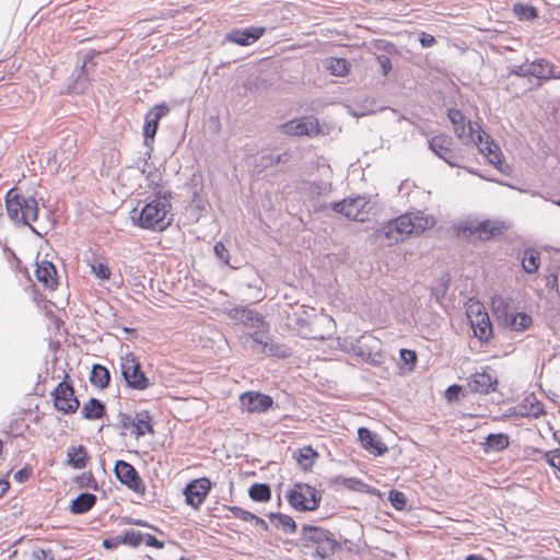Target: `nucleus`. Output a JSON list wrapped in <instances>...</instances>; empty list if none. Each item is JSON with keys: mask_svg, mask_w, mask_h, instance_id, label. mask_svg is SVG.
<instances>
[{"mask_svg": "<svg viewBox=\"0 0 560 560\" xmlns=\"http://www.w3.org/2000/svg\"><path fill=\"white\" fill-rule=\"evenodd\" d=\"M435 220L421 210L407 211L392 219L374 231L372 237L380 246L389 247L411 235H419L432 228Z\"/></svg>", "mask_w": 560, "mask_h": 560, "instance_id": "obj_1", "label": "nucleus"}, {"mask_svg": "<svg viewBox=\"0 0 560 560\" xmlns=\"http://www.w3.org/2000/svg\"><path fill=\"white\" fill-rule=\"evenodd\" d=\"M159 184L151 182L149 188H152V196L144 203L140 211L135 208L131 211V220L135 226L143 230L163 232L172 225L173 192L159 188Z\"/></svg>", "mask_w": 560, "mask_h": 560, "instance_id": "obj_2", "label": "nucleus"}, {"mask_svg": "<svg viewBox=\"0 0 560 560\" xmlns=\"http://www.w3.org/2000/svg\"><path fill=\"white\" fill-rule=\"evenodd\" d=\"M284 544L293 545L300 548V551L308 557L320 560L328 559L341 545L336 540L334 534L320 526L304 524L301 527L298 540H284Z\"/></svg>", "mask_w": 560, "mask_h": 560, "instance_id": "obj_3", "label": "nucleus"}, {"mask_svg": "<svg viewBox=\"0 0 560 560\" xmlns=\"http://www.w3.org/2000/svg\"><path fill=\"white\" fill-rule=\"evenodd\" d=\"M8 217L15 224L28 226V229L38 236L42 232L37 230L32 222L38 219V202L33 195H24L19 188L9 189L4 198Z\"/></svg>", "mask_w": 560, "mask_h": 560, "instance_id": "obj_4", "label": "nucleus"}, {"mask_svg": "<svg viewBox=\"0 0 560 560\" xmlns=\"http://www.w3.org/2000/svg\"><path fill=\"white\" fill-rule=\"evenodd\" d=\"M446 117L453 126L454 135L463 145L481 144L485 136L489 138L478 122L467 120L464 113L455 107L447 108Z\"/></svg>", "mask_w": 560, "mask_h": 560, "instance_id": "obj_5", "label": "nucleus"}, {"mask_svg": "<svg viewBox=\"0 0 560 560\" xmlns=\"http://www.w3.org/2000/svg\"><path fill=\"white\" fill-rule=\"evenodd\" d=\"M285 497L289 504L298 512L316 511L322 502V493L315 487L304 482H295Z\"/></svg>", "mask_w": 560, "mask_h": 560, "instance_id": "obj_6", "label": "nucleus"}, {"mask_svg": "<svg viewBox=\"0 0 560 560\" xmlns=\"http://www.w3.org/2000/svg\"><path fill=\"white\" fill-rule=\"evenodd\" d=\"M170 106L166 103H160L154 105L145 115L143 124V145L148 149L143 158V167L140 168L141 173H145V166L148 161L151 159L153 151V143L155 135L159 129L160 120L170 114Z\"/></svg>", "mask_w": 560, "mask_h": 560, "instance_id": "obj_7", "label": "nucleus"}, {"mask_svg": "<svg viewBox=\"0 0 560 560\" xmlns=\"http://www.w3.org/2000/svg\"><path fill=\"white\" fill-rule=\"evenodd\" d=\"M120 374L126 387L130 389L143 392L152 385L143 371L141 362L132 352L120 358Z\"/></svg>", "mask_w": 560, "mask_h": 560, "instance_id": "obj_8", "label": "nucleus"}, {"mask_svg": "<svg viewBox=\"0 0 560 560\" xmlns=\"http://www.w3.org/2000/svg\"><path fill=\"white\" fill-rule=\"evenodd\" d=\"M50 395L55 409L63 415H73L80 407V400L74 395L73 383L68 374L51 390Z\"/></svg>", "mask_w": 560, "mask_h": 560, "instance_id": "obj_9", "label": "nucleus"}, {"mask_svg": "<svg viewBox=\"0 0 560 560\" xmlns=\"http://www.w3.org/2000/svg\"><path fill=\"white\" fill-rule=\"evenodd\" d=\"M100 55V50L89 49L82 56V63L73 72V75H75V80L72 85V90L74 92L83 93L89 89L93 81L91 73L94 71L96 67V62L94 59Z\"/></svg>", "mask_w": 560, "mask_h": 560, "instance_id": "obj_10", "label": "nucleus"}, {"mask_svg": "<svg viewBox=\"0 0 560 560\" xmlns=\"http://www.w3.org/2000/svg\"><path fill=\"white\" fill-rule=\"evenodd\" d=\"M529 77L532 80L530 88L538 90L546 82L552 79H560V71L557 70L555 63L546 58H535L529 60Z\"/></svg>", "mask_w": 560, "mask_h": 560, "instance_id": "obj_11", "label": "nucleus"}, {"mask_svg": "<svg viewBox=\"0 0 560 560\" xmlns=\"http://www.w3.org/2000/svg\"><path fill=\"white\" fill-rule=\"evenodd\" d=\"M114 474L118 481L137 494L143 495L145 485L138 470L128 462L118 459L114 466Z\"/></svg>", "mask_w": 560, "mask_h": 560, "instance_id": "obj_12", "label": "nucleus"}, {"mask_svg": "<svg viewBox=\"0 0 560 560\" xmlns=\"http://www.w3.org/2000/svg\"><path fill=\"white\" fill-rule=\"evenodd\" d=\"M453 138L439 133L428 140L429 149L452 167L459 166V155L452 149Z\"/></svg>", "mask_w": 560, "mask_h": 560, "instance_id": "obj_13", "label": "nucleus"}, {"mask_svg": "<svg viewBox=\"0 0 560 560\" xmlns=\"http://www.w3.org/2000/svg\"><path fill=\"white\" fill-rule=\"evenodd\" d=\"M330 207L336 213H340L352 221L364 222L368 219V212L364 211L365 200L360 196L334 201Z\"/></svg>", "mask_w": 560, "mask_h": 560, "instance_id": "obj_14", "label": "nucleus"}, {"mask_svg": "<svg viewBox=\"0 0 560 560\" xmlns=\"http://www.w3.org/2000/svg\"><path fill=\"white\" fill-rule=\"evenodd\" d=\"M211 490V481L207 477L190 480L184 488L183 494L187 505L199 509Z\"/></svg>", "mask_w": 560, "mask_h": 560, "instance_id": "obj_15", "label": "nucleus"}, {"mask_svg": "<svg viewBox=\"0 0 560 560\" xmlns=\"http://www.w3.org/2000/svg\"><path fill=\"white\" fill-rule=\"evenodd\" d=\"M226 315L230 319L254 329H269L265 317L255 310L245 306H235L228 310Z\"/></svg>", "mask_w": 560, "mask_h": 560, "instance_id": "obj_16", "label": "nucleus"}, {"mask_svg": "<svg viewBox=\"0 0 560 560\" xmlns=\"http://www.w3.org/2000/svg\"><path fill=\"white\" fill-rule=\"evenodd\" d=\"M498 384V375L489 366H486L481 372L471 374L468 382L470 390L479 395H488L495 392Z\"/></svg>", "mask_w": 560, "mask_h": 560, "instance_id": "obj_17", "label": "nucleus"}, {"mask_svg": "<svg viewBox=\"0 0 560 560\" xmlns=\"http://www.w3.org/2000/svg\"><path fill=\"white\" fill-rule=\"evenodd\" d=\"M281 132L288 136L313 137L319 133V124L316 118L303 117L300 119H292L279 126Z\"/></svg>", "mask_w": 560, "mask_h": 560, "instance_id": "obj_18", "label": "nucleus"}, {"mask_svg": "<svg viewBox=\"0 0 560 560\" xmlns=\"http://www.w3.org/2000/svg\"><path fill=\"white\" fill-rule=\"evenodd\" d=\"M266 32L265 26L234 27L225 34L224 42L238 46H249L259 40Z\"/></svg>", "mask_w": 560, "mask_h": 560, "instance_id": "obj_19", "label": "nucleus"}, {"mask_svg": "<svg viewBox=\"0 0 560 560\" xmlns=\"http://www.w3.org/2000/svg\"><path fill=\"white\" fill-rule=\"evenodd\" d=\"M240 402L249 413H262L273 406V398L260 392H245L240 396Z\"/></svg>", "mask_w": 560, "mask_h": 560, "instance_id": "obj_20", "label": "nucleus"}, {"mask_svg": "<svg viewBox=\"0 0 560 560\" xmlns=\"http://www.w3.org/2000/svg\"><path fill=\"white\" fill-rule=\"evenodd\" d=\"M358 438L361 446L374 456H383L388 451L381 436L369 428L360 427L358 429Z\"/></svg>", "mask_w": 560, "mask_h": 560, "instance_id": "obj_21", "label": "nucleus"}, {"mask_svg": "<svg viewBox=\"0 0 560 560\" xmlns=\"http://www.w3.org/2000/svg\"><path fill=\"white\" fill-rule=\"evenodd\" d=\"M510 416L516 418L533 417L538 418L545 413L544 404L535 395H529L524 399V404L517 405L510 410Z\"/></svg>", "mask_w": 560, "mask_h": 560, "instance_id": "obj_22", "label": "nucleus"}, {"mask_svg": "<svg viewBox=\"0 0 560 560\" xmlns=\"http://www.w3.org/2000/svg\"><path fill=\"white\" fill-rule=\"evenodd\" d=\"M35 277L45 288L55 290L58 285V275L55 265L48 260L36 264Z\"/></svg>", "mask_w": 560, "mask_h": 560, "instance_id": "obj_23", "label": "nucleus"}, {"mask_svg": "<svg viewBox=\"0 0 560 560\" xmlns=\"http://www.w3.org/2000/svg\"><path fill=\"white\" fill-rule=\"evenodd\" d=\"M475 230L478 231V237L481 241H489L495 236L502 235L508 230V225L499 220H482L476 222Z\"/></svg>", "mask_w": 560, "mask_h": 560, "instance_id": "obj_24", "label": "nucleus"}, {"mask_svg": "<svg viewBox=\"0 0 560 560\" xmlns=\"http://www.w3.org/2000/svg\"><path fill=\"white\" fill-rule=\"evenodd\" d=\"M132 430L130 433L137 439L144 436L145 434L154 433V425L152 416L148 410H140L132 417Z\"/></svg>", "mask_w": 560, "mask_h": 560, "instance_id": "obj_25", "label": "nucleus"}, {"mask_svg": "<svg viewBox=\"0 0 560 560\" xmlns=\"http://www.w3.org/2000/svg\"><path fill=\"white\" fill-rule=\"evenodd\" d=\"M480 318L470 320L474 337L481 343H488L493 337V327L489 314H481Z\"/></svg>", "mask_w": 560, "mask_h": 560, "instance_id": "obj_26", "label": "nucleus"}, {"mask_svg": "<svg viewBox=\"0 0 560 560\" xmlns=\"http://www.w3.org/2000/svg\"><path fill=\"white\" fill-rule=\"evenodd\" d=\"M350 352L372 366H381L384 362V355L382 351H372L370 347L360 342L352 343Z\"/></svg>", "mask_w": 560, "mask_h": 560, "instance_id": "obj_27", "label": "nucleus"}, {"mask_svg": "<svg viewBox=\"0 0 560 560\" xmlns=\"http://www.w3.org/2000/svg\"><path fill=\"white\" fill-rule=\"evenodd\" d=\"M97 501V497L91 492H81L69 505V512L73 515H82L91 511Z\"/></svg>", "mask_w": 560, "mask_h": 560, "instance_id": "obj_28", "label": "nucleus"}, {"mask_svg": "<svg viewBox=\"0 0 560 560\" xmlns=\"http://www.w3.org/2000/svg\"><path fill=\"white\" fill-rule=\"evenodd\" d=\"M82 418L89 421L98 420L106 416V406L98 399L91 397L81 409Z\"/></svg>", "mask_w": 560, "mask_h": 560, "instance_id": "obj_29", "label": "nucleus"}, {"mask_svg": "<svg viewBox=\"0 0 560 560\" xmlns=\"http://www.w3.org/2000/svg\"><path fill=\"white\" fill-rule=\"evenodd\" d=\"M90 457L85 446H70L67 451V465L73 469H84Z\"/></svg>", "mask_w": 560, "mask_h": 560, "instance_id": "obj_30", "label": "nucleus"}, {"mask_svg": "<svg viewBox=\"0 0 560 560\" xmlns=\"http://www.w3.org/2000/svg\"><path fill=\"white\" fill-rule=\"evenodd\" d=\"M89 380L92 386L98 389H105L110 383L112 375L106 366L95 363L92 365Z\"/></svg>", "mask_w": 560, "mask_h": 560, "instance_id": "obj_31", "label": "nucleus"}, {"mask_svg": "<svg viewBox=\"0 0 560 560\" xmlns=\"http://www.w3.org/2000/svg\"><path fill=\"white\" fill-rule=\"evenodd\" d=\"M510 445V436L506 433H490L486 436L483 443V452L489 454L492 452H502Z\"/></svg>", "mask_w": 560, "mask_h": 560, "instance_id": "obj_32", "label": "nucleus"}, {"mask_svg": "<svg viewBox=\"0 0 560 560\" xmlns=\"http://www.w3.org/2000/svg\"><path fill=\"white\" fill-rule=\"evenodd\" d=\"M271 487L265 482H255L248 489V497L254 502H269L271 500Z\"/></svg>", "mask_w": 560, "mask_h": 560, "instance_id": "obj_33", "label": "nucleus"}, {"mask_svg": "<svg viewBox=\"0 0 560 560\" xmlns=\"http://www.w3.org/2000/svg\"><path fill=\"white\" fill-rule=\"evenodd\" d=\"M529 59L525 58V60L520 65L509 66L506 68V72L501 74L502 79H510L511 77H517L524 82L532 84V80L529 77Z\"/></svg>", "mask_w": 560, "mask_h": 560, "instance_id": "obj_34", "label": "nucleus"}, {"mask_svg": "<svg viewBox=\"0 0 560 560\" xmlns=\"http://www.w3.org/2000/svg\"><path fill=\"white\" fill-rule=\"evenodd\" d=\"M540 266V254L535 248H526L522 256V268L526 273L537 272Z\"/></svg>", "mask_w": 560, "mask_h": 560, "instance_id": "obj_35", "label": "nucleus"}, {"mask_svg": "<svg viewBox=\"0 0 560 560\" xmlns=\"http://www.w3.org/2000/svg\"><path fill=\"white\" fill-rule=\"evenodd\" d=\"M326 69L331 75L346 77L350 71V62L346 58L330 57L326 61Z\"/></svg>", "mask_w": 560, "mask_h": 560, "instance_id": "obj_36", "label": "nucleus"}, {"mask_svg": "<svg viewBox=\"0 0 560 560\" xmlns=\"http://www.w3.org/2000/svg\"><path fill=\"white\" fill-rule=\"evenodd\" d=\"M513 13L520 21L532 22L538 19V10L532 4L517 2L513 5Z\"/></svg>", "mask_w": 560, "mask_h": 560, "instance_id": "obj_37", "label": "nucleus"}, {"mask_svg": "<svg viewBox=\"0 0 560 560\" xmlns=\"http://www.w3.org/2000/svg\"><path fill=\"white\" fill-rule=\"evenodd\" d=\"M317 457L318 453L315 450H313L312 446L299 448L294 453V458L304 469H307L308 467L313 466Z\"/></svg>", "mask_w": 560, "mask_h": 560, "instance_id": "obj_38", "label": "nucleus"}, {"mask_svg": "<svg viewBox=\"0 0 560 560\" xmlns=\"http://www.w3.org/2000/svg\"><path fill=\"white\" fill-rule=\"evenodd\" d=\"M261 352L278 359H288L291 355V349L284 345L276 343V342H266L264 343V348Z\"/></svg>", "mask_w": 560, "mask_h": 560, "instance_id": "obj_39", "label": "nucleus"}, {"mask_svg": "<svg viewBox=\"0 0 560 560\" xmlns=\"http://www.w3.org/2000/svg\"><path fill=\"white\" fill-rule=\"evenodd\" d=\"M502 308L497 307L495 313L498 319L510 330L515 331L516 329V323H517V316L516 313H510L508 311V305L501 301Z\"/></svg>", "mask_w": 560, "mask_h": 560, "instance_id": "obj_40", "label": "nucleus"}, {"mask_svg": "<svg viewBox=\"0 0 560 560\" xmlns=\"http://www.w3.org/2000/svg\"><path fill=\"white\" fill-rule=\"evenodd\" d=\"M143 540V534L141 532L135 530V529H126L120 535L121 545L137 548L142 544Z\"/></svg>", "mask_w": 560, "mask_h": 560, "instance_id": "obj_41", "label": "nucleus"}, {"mask_svg": "<svg viewBox=\"0 0 560 560\" xmlns=\"http://www.w3.org/2000/svg\"><path fill=\"white\" fill-rule=\"evenodd\" d=\"M90 267L94 276L100 280H108L110 277V269L105 260L93 258L90 261Z\"/></svg>", "mask_w": 560, "mask_h": 560, "instance_id": "obj_42", "label": "nucleus"}, {"mask_svg": "<svg viewBox=\"0 0 560 560\" xmlns=\"http://www.w3.org/2000/svg\"><path fill=\"white\" fill-rule=\"evenodd\" d=\"M387 499H388L390 505L396 511H406L407 510L408 500L404 492H401L397 489H390L388 491Z\"/></svg>", "mask_w": 560, "mask_h": 560, "instance_id": "obj_43", "label": "nucleus"}, {"mask_svg": "<svg viewBox=\"0 0 560 560\" xmlns=\"http://www.w3.org/2000/svg\"><path fill=\"white\" fill-rule=\"evenodd\" d=\"M275 527L281 529L284 534H295L298 530L296 522L290 515L283 513L278 517Z\"/></svg>", "mask_w": 560, "mask_h": 560, "instance_id": "obj_44", "label": "nucleus"}, {"mask_svg": "<svg viewBox=\"0 0 560 560\" xmlns=\"http://www.w3.org/2000/svg\"><path fill=\"white\" fill-rule=\"evenodd\" d=\"M74 482L79 488H89L92 490H98V483L94 478L92 471H84L83 474L74 478Z\"/></svg>", "mask_w": 560, "mask_h": 560, "instance_id": "obj_45", "label": "nucleus"}, {"mask_svg": "<svg viewBox=\"0 0 560 560\" xmlns=\"http://www.w3.org/2000/svg\"><path fill=\"white\" fill-rule=\"evenodd\" d=\"M505 91L513 96H520L526 92L534 91V89L530 88V84L524 81H511L506 84Z\"/></svg>", "mask_w": 560, "mask_h": 560, "instance_id": "obj_46", "label": "nucleus"}, {"mask_svg": "<svg viewBox=\"0 0 560 560\" xmlns=\"http://www.w3.org/2000/svg\"><path fill=\"white\" fill-rule=\"evenodd\" d=\"M336 481L342 485L345 488L353 491H363L366 485L357 477H337Z\"/></svg>", "mask_w": 560, "mask_h": 560, "instance_id": "obj_47", "label": "nucleus"}, {"mask_svg": "<svg viewBox=\"0 0 560 560\" xmlns=\"http://www.w3.org/2000/svg\"><path fill=\"white\" fill-rule=\"evenodd\" d=\"M292 159V154L289 151L280 153L276 156L272 155H264L262 162L266 167L277 165V164H285Z\"/></svg>", "mask_w": 560, "mask_h": 560, "instance_id": "obj_48", "label": "nucleus"}, {"mask_svg": "<svg viewBox=\"0 0 560 560\" xmlns=\"http://www.w3.org/2000/svg\"><path fill=\"white\" fill-rule=\"evenodd\" d=\"M215 258L223 265H230V253L222 241H219L213 246Z\"/></svg>", "mask_w": 560, "mask_h": 560, "instance_id": "obj_49", "label": "nucleus"}, {"mask_svg": "<svg viewBox=\"0 0 560 560\" xmlns=\"http://www.w3.org/2000/svg\"><path fill=\"white\" fill-rule=\"evenodd\" d=\"M399 358L406 365H408L410 371L415 369L418 361L417 352L406 348L399 350Z\"/></svg>", "mask_w": 560, "mask_h": 560, "instance_id": "obj_50", "label": "nucleus"}, {"mask_svg": "<svg viewBox=\"0 0 560 560\" xmlns=\"http://www.w3.org/2000/svg\"><path fill=\"white\" fill-rule=\"evenodd\" d=\"M481 314H488L485 306L478 301L470 302L466 310V315L469 319L480 318Z\"/></svg>", "mask_w": 560, "mask_h": 560, "instance_id": "obj_51", "label": "nucleus"}, {"mask_svg": "<svg viewBox=\"0 0 560 560\" xmlns=\"http://www.w3.org/2000/svg\"><path fill=\"white\" fill-rule=\"evenodd\" d=\"M374 46L377 50L383 51V55H399V49L392 42L380 39L375 42Z\"/></svg>", "mask_w": 560, "mask_h": 560, "instance_id": "obj_52", "label": "nucleus"}, {"mask_svg": "<svg viewBox=\"0 0 560 560\" xmlns=\"http://www.w3.org/2000/svg\"><path fill=\"white\" fill-rule=\"evenodd\" d=\"M118 421L114 424H112L115 429H121V430H132V417L126 412L119 411L117 415Z\"/></svg>", "mask_w": 560, "mask_h": 560, "instance_id": "obj_53", "label": "nucleus"}, {"mask_svg": "<svg viewBox=\"0 0 560 560\" xmlns=\"http://www.w3.org/2000/svg\"><path fill=\"white\" fill-rule=\"evenodd\" d=\"M517 323L515 331H524L533 325V318L525 312L516 313Z\"/></svg>", "mask_w": 560, "mask_h": 560, "instance_id": "obj_54", "label": "nucleus"}, {"mask_svg": "<svg viewBox=\"0 0 560 560\" xmlns=\"http://www.w3.org/2000/svg\"><path fill=\"white\" fill-rule=\"evenodd\" d=\"M375 60L381 68V72L384 77H387L393 70V65L388 56L376 55Z\"/></svg>", "mask_w": 560, "mask_h": 560, "instance_id": "obj_55", "label": "nucleus"}, {"mask_svg": "<svg viewBox=\"0 0 560 560\" xmlns=\"http://www.w3.org/2000/svg\"><path fill=\"white\" fill-rule=\"evenodd\" d=\"M477 147H479V150L482 154H485L487 158L491 156L492 153H493V149H495V147H499L494 141L493 139H491V137L489 136V138H487L486 136L482 138V142L481 144H476Z\"/></svg>", "mask_w": 560, "mask_h": 560, "instance_id": "obj_56", "label": "nucleus"}, {"mask_svg": "<svg viewBox=\"0 0 560 560\" xmlns=\"http://www.w3.org/2000/svg\"><path fill=\"white\" fill-rule=\"evenodd\" d=\"M463 386L458 384L450 385L445 390V398L447 401L453 402L459 400Z\"/></svg>", "mask_w": 560, "mask_h": 560, "instance_id": "obj_57", "label": "nucleus"}, {"mask_svg": "<svg viewBox=\"0 0 560 560\" xmlns=\"http://www.w3.org/2000/svg\"><path fill=\"white\" fill-rule=\"evenodd\" d=\"M33 475V468L30 465H25L23 468L15 471L13 479L18 483L26 482Z\"/></svg>", "mask_w": 560, "mask_h": 560, "instance_id": "obj_58", "label": "nucleus"}, {"mask_svg": "<svg viewBox=\"0 0 560 560\" xmlns=\"http://www.w3.org/2000/svg\"><path fill=\"white\" fill-rule=\"evenodd\" d=\"M544 457H545L546 463L550 467L558 470L559 466H558L557 462L560 459V448L544 452Z\"/></svg>", "mask_w": 560, "mask_h": 560, "instance_id": "obj_59", "label": "nucleus"}, {"mask_svg": "<svg viewBox=\"0 0 560 560\" xmlns=\"http://www.w3.org/2000/svg\"><path fill=\"white\" fill-rule=\"evenodd\" d=\"M475 229H476V222H471V221L462 222L458 226L459 232L464 236H470V235H475V234L478 235V231Z\"/></svg>", "mask_w": 560, "mask_h": 560, "instance_id": "obj_60", "label": "nucleus"}, {"mask_svg": "<svg viewBox=\"0 0 560 560\" xmlns=\"http://www.w3.org/2000/svg\"><path fill=\"white\" fill-rule=\"evenodd\" d=\"M288 319L293 323L300 330H303L305 328H308L310 323L308 320L298 313H293V315H288Z\"/></svg>", "mask_w": 560, "mask_h": 560, "instance_id": "obj_61", "label": "nucleus"}, {"mask_svg": "<svg viewBox=\"0 0 560 560\" xmlns=\"http://www.w3.org/2000/svg\"><path fill=\"white\" fill-rule=\"evenodd\" d=\"M142 542H144L145 546H148V547H153V548H156V549H163L164 548V541L159 540L152 534H143Z\"/></svg>", "mask_w": 560, "mask_h": 560, "instance_id": "obj_62", "label": "nucleus"}, {"mask_svg": "<svg viewBox=\"0 0 560 560\" xmlns=\"http://www.w3.org/2000/svg\"><path fill=\"white\" fill-rule=\"evenodd\" d=\"M32 557L34 560H55L51 550L44 548L33 550Z\"/></svg>", "mask_w": 560, "mask_h": 560, "instance_id": "obj_63", "label": "nucleus"}, {"mask_svg": "<svg viewBox=\"0 0 560 560\" xmlns=\"http://www.w3.org/2000/svg\"><path fill=\"white\" fill-rule=\"evenodd\" d=\"M435 42V37L429 33L421 32L419 34V43L423 48L432 47Z\"/></svg>", "mask_w": 560, "mask_h": 560, "instance_id": "obj_64", "label": "nucleus"}]
</instances>
